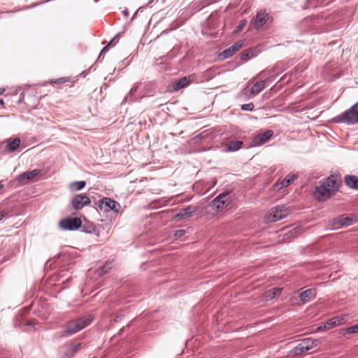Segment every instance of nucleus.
Segmentation results:
<instances>
[{
    "mask_svg": "<svg viewBox=\"0 0 358 358\" xmlns=\"http://www.w3.org/2000/svg\"><path fill=\"white\" fill-rule=\"evenodd\" d=\"M339 186L337 176L331 174L314 187L313 196L319 202H324L339 190Z\"/></svg>",
    "mask_w": 358,
    "mask_h": 358,
    "instance_id": "nucleus-1",
    "label": "nucleus"
},
{
    "mask_svg": "<svg viewBox=\"0 0 358 358\" xmlns=\"http://www.w3.org/2000/svg\"><path fill=\"white\" fill-rule=\"evenodd\" d=\"M331 123L355 125L358 123V102L329 120Z\"/></svg>",
    "mask_w": 358,
    "mask_h": 358,
    "instance_id": "nucleus-2",
    "label": "nucleus"
},
{
    "mask_svg": "<svg viewBox=\"0 0 358 358\" xmlns=\"http://www.w3.org/2000/svg\"><path fill=\"white\" fill-rule=\"evenodd\" d=\"M92 207L97 211H102L103 213L112 211L115 213H120L121 209L120 203L108 196H102L97 201H94Z\"/></svg>",
    "mask_w": 358,
    "mask_h": 358,
    "instance_id": "nucleus-3",
    "label": "nucleus"
},
{
    "mask_svg": "<svg viewBox=\"0 0 358 358\" xmlns=\"http://www.w3.org/2000/svg\"><path fill=\"white\" fill-rule=\"evenodd\" d=\"M232 199L231 192L226 190L217 194L210 203L212 207L217 213L222 212L223 210L231 208Z\"/></svg>",
    "mask_w": 358,
    "mask_h": 358,
    "instance_id": "nucleus-4",
    "label": "nucleus"
},
{
    "mask_svg": "<svg viewBox=\"0 0 358 358\" xmlns=\"http://www.w3.org/2000/svg\"><path fill=\"white\" fill-rule=\"evenodd\" d=\"M82 227V220L78 217L67 216L61 219L58 223V227L61 231H74Z\"/></svg>",
    "mask_w": 358,
    "mask_h": 358,
    "instance_id": "nucleus-5",
    "label": "nucleus"
},
{
    "mask_svg": "<svg viewBox=\"0 0 358 358\" xmlns=\"http://www.w3.org/2000/svg\"><path fill=\"white\" fill-rule=\"evenodd\" d=\"M92 200L86 193L75 194L70 201V206L75 210H82L85 206H91Z\"/></svg>",
    "mask_w": 358,
    "mask_h": 358,
    "instance_id": "nucleus-6",
    "label": "nucleus"
},
{
    "mask_svg": "<svg viewBox=\"0 0 358 358\" xmlns=\"http://www.w3.org/2000/svg\"><path fill=\"white\" fill-rule=\"evenodd\" d=\"M199 208L197 206L189 205L178 210L174 215L173 220L176 222L186 220L197 214Z\"/></svg>",
    "mask_w": 358,
    "mask_h": 358,
    "instance_id": "nucleus-7",
    "label": "nucleus"
},
{
    "mask_svg": "<svg viewBox=\"0 0 358 358\" xmlns=\"http://www.w3.org/2000/svg\"><path fill=\"white\" fill-rule=\"evenodd\" d=\"M289 214V211L285 206L278 205L271 208L269 220L275 222L285 218Z\"/></svg>",
    "mask_w": 358,
    "mask_h": 358,
    "instance_id": "nucleus-8",
    "label": "nucleus"
},
{
    "mask_svg": "<svg viewBox=\"0 0 358 358\" xmlns=\"http://www.w3.org/2000/svg\"><path fill=\"white\" fill-rule=\"evenodd\" d=\"M357 222L355 216L352 214L345 216L344 215H339L332 220V226L334 229H338L343 227L352 225Z\"/></svg>",
    "mask_w": 358,
    "mask_h": 358,
    "instance_id": "nucleus-9",
    "label": "nucleus"
},
{
    "mask_svg": "<svg viewBox=\"0 0 358 358\" xmlns=\"http://www.w3.org/2000/svg\"><path fill=\"white\" fill-rule=\"evenodd\" d=\"M345 316L341 315L331 317L326 322H322L317 328L316 332H321L324 330L332 329L344 322Z\"/></svg>",
    "mask_w": 358,
    "mask_h": 358,
    "instance_id": "nucleus-10",
    "label": "nucleus"
},
{
    "mask_svg": "<svg viewBox=\"0 0 358 358\" xmlns=\"http://www.w3.org/2000/svg\"><path fill=\"white\" fill-rule=\"evenodd\" d=\"M42 171L39 169H34L31 171H27L21 173L16 177V182L18 185H24L35 177L39 176Z\"/></svg>",
    "mask_w": 358,
    "mask_h": 358,
    "instance_id": "nucleus-11",
    "label": "nucleus"
},
{
    "mask_svg": "<svg viewBox=\"0 0 358 358\" xmlns=\"http://www.w3.org/2000/svg\"><path fill=\"white\" fill-rule=\"evenodd\" d=\"M195 78L196 76L194 74H190L178 79L172 84V88L169 89L170 92H178L182 89L187 87L192 82L194 81Z\"/></svg>",
    "mask_w": 358,
    "mask_h": 358,
    "instance_id": "nucleus-12",
    "label": "nucleus"
},
{
    "mask_svg": "<svg viewBox=\"0 0 358 358\" xmlns=\"http://www.w3.org/2000/svg\"><path fill=\"white\" fill-rule=\"evenodd\" d=\"M243 44L244 41L242 40L236 41L232 45L224 49L222 52L219 53V59L224 60L230 58L243 46Z\"/></svg>",
    "mask_w": 358,
    "mask_h": 358,
    "instance_id": "nucleus-13",
    "label": "nucleus"
},
{
    "mask_svg": "<svg viewBox=\"0 0 358 358\" xmlns=\"http://www.w3.org/2000/svg\"><path fill=\"white\" fill-rule=\"evenodd\" d=\"M273 134L274 131L273 130L268 129L264 132L255 136L251 142L252 146L258 147L266 143L272 138Z\"/></svg>",
    "mask_w": 358,
    "mask_h": 358,
    "instance_id": "nucleus-14",
    "label": "nucleus"
},
{
    "mask_svg": "<svg viewBox=\"0 0 358 358\" xmlns=\"http://www.w3.org/2000/svg\"><path fill=\"white\" fill-rule=\"evenodd\" d=\"M81 328L76 320L69 321L63 331L59 332V336L66 338L81 331Z\"/></svg>",
    "mask_w": 358,
    "mask_h": 358,
    "instance_id": "nucleus-15",
    "label": "nucleus"
},
{
    "mask_svg": "<svg viewBox=\"0 0 358 358\" xmlns=\"http://www.w3.org/2000/svg\"><path fill=\"white\" fill-rule=\"evenodd\" d=\"M36 324L35 320H28L22 315H16L14 318L13 325L16 328L25 330L26 327H33Z\"/></svg>",
    "mask_w": 358,
    "mask_h": 358,
    "instance_id": "nucleus-16",
    "label": "nucleus"
},
{
    "mask_svg": "<svg viewBox=\"0 0 358 358\" xmlns=\"http://www.w3.org/2000/svg\"><path fill=\"white\" fill-rule=\"evenodd\" d=\"M5 144L4 152L6 154L13 153L21 145V140L20 138H8L1 142Z\"/></svg>",
    "mask_w": 358,
    "mask_h": 358,
    "instance_id": "nucleus-17",
    "label": "nucleus"
},
{
    "mask_svg": "<svg viewBox=\"0 0 358 358\" xmlns=\"http://www.w3.org/2000/svg\"><path fill=\"white\" fill-rule=\"evenodd\" d=\"M299 175L297 173H290L287 174L282 180H277L273 186L278 189H281L284 187H289L291 185L296 179H298Z\"/></svg>",
    "mask_w": 358,
    "mask_h": 358,
    "instance_id": "nucleus-18",
    "label": "nucleus"
},
{
    "mask_svg": "<svg viewBox=\"0 0 358 358\" xmlns=\"http://www.w3.org/2000/svg\"><path fill=\"white\" fill-rule=\"evenodd\" d=\"M277 70V66H274L273 68L271 69L269 71L267 70H263L261 71L257 76H265L267 74L268 75L266 78L262 80L265 82V85L268 83H273L278 76V73H275Z\"/></svg>",
    "mask_w": 358,
    "mask_h": 358,
    "instance_id": "nucleus-19",
    "label": "nucleus"
},
{
    "mask_svg": "<svg viewBox=\"0 0 358 358\" xmlns=\"http://www.w3.org/2000/svg\"><path fill=\"white\" fill-rule=\"evenodd\" d=\"M257 48H250L245 49L242 52L238 54V57H239L241 60V64L242 63L247 62L252 58L257 57Z\"/></svg>",
    "mask_w": 358,
    "mask_h": 358,
    "instance_id": "nucleus-20",
    "label": "nucleus"
},
{
    "mask_svg": "<svg viewBox=\"0 0 358 358\" xmlns=\"http://www.w3.org/2000/svg\"><path fill=\"white\" fill-rule=\"evenodd\" d=\"M81 232H83L87 234H95L97 236L99 235V230L94 224L90 221H85L84 224L82 223V227H80Z\"/></svg>",
    "mask_w": 358,
    "mask_h": 358,
    "instance_id": "nucleus-21",
    "label": "nucleus"
},
{
    "mask_svg": "<svg viewBox=\"0 0 358 358\" xmlns=\"http://www.w3.org/2000/svg\"><path fill=\"white\" fill-rule=\"evenodd\" d=\"M320 19L315 17H307L304 18L303 21V24L305 26H307L308 28L309 31L313 33H315L317 29V25L319 24Z\"/></svg>",
    "mask_w": 358,
    "mask_h": 358,
    "instance_id": "nucleus-22",
    "label": "nucleus"
},
{
    "mask_svg": "<svg viewBox=\"0 0 358 358\" xmlns=\"http://www.w3.org/2000/svg\"><path fill=\"white\" fill-rule=\"evenodd\" d=\"M316 297V289L314 288L307 289L299 294V299L302 303H307Z\"/></svg>",
    "mask_w": 358,
    "mask_h": 358,
    "instance_id": "nucleus-23",
    "label": "nucleus"
},
{
    "mask_svg": "<svg viewBox=\"0 0 358 358\" xmlns=\"http://www.w3.org/2000/svg\"><path fill=\"white\" fill-rule=\"evenodd\" d=\"M343 181L346 186L350 189L358 190V176L355 175H346L344 176Z\"/></svg>",
    "mask_w": 358,
    "mask_h": 358,
    "instance_id": "nucleus-24",
    "label": "nucleus"
},
{
    "mask_svg": "<svg viewBox=\"0 0 358 358\" xmlns=\"http://www.w3.org/2000/svg\"><path fill=\"white\" fill-rule=\"evenodd\" d=\"M81 343L79 342H70L68 344L66 351L65 352V355L68 358H71L74 356L76 353H77L79 350L81 348Z\"/></svg>",
    "mask_w": 358,
    "mask_h": 358,
    "instance_id": "nucleus-25",
    "label": "nucleus"
},
{
    "mask_svg": "<svg viewBox=\"0 0 358 358\" xmlns=\"http://www.w3.org/2000/svg\"><path fill=\"white\" fill-rule=\"evenodd\" d=\"M334 0H306L304 5L302 6L303 9H309L310 8H316L320 5H327Z\"/></svg>",
    "mask_w": 358,
    "mask_h": 358,
    "instance_id": "nucleus-26",
    "label": "nucleus"
},
{
    "mask_svg": "<svg viewBox=\"0 0 358 358\" xmlns=\"http://www.w3.org/2000/svg\"><path fill=\"white\" fill-rule=\"evenodd\" d=\"M265 82L259 80L256 82L250 90L249 98H252L260 93L265 87Z\"/></svg>",
    "mask_w": 358,
    "mask_h": 358,
    "instance_id": "nucleus-27",
    "label": "nucleus"
},
{
    "mask_svg": "<svg viewBox=\"0 0 358 358\" xmlns=\"http://www.w3.org/2000/svg\"><path fill=\"white\" fill-rule=\"evenodd\" d=\"M268 15L266 13V11H259L257 12L255 20V24L257 28H259L263 27L266 22H267V18Z\"/></svg>",
    "mask_w": 358,
    "mask_h": 358,
    "instance_id": "nucleus-28",
    "label": "nucleus"
},
{
    "mask_svg": "<svg viewBox=\"0 0 358 358\" xmlns=\"http://www.w3.org/2000/svg\"><path fill=\"white\" fill-rule=\"evenodd\" d=\"M243 143L241 141H229L225 147V150L229 152H236L242 148Z\"/></svg>",
    "mask_w": 358,
    "mask_h": 358,
    "instance_id": "nucleus-29",
    "label": "nucleus"
},
{
    "mask_svg": "<svg viewBox=\"0 0 358 358\" xmlns=\"http://www.w3.org/2000/svg\"><path fill=\"white\" fill-rule=\"evenodd\" d=\"M85 180L73 181L69 183V189L71 192H76L83 190L86 187Z\"/></svg>",
    "mask_w": 358,
    "mask_h": 358,
    "instance_id": "nucleus-30",
    "label": "nucleus"
},
{
    "mask_svg": "<svg viewBox=\"0 0 358 358\" xmlns=\"http://www.w3.org/2000/svg\"><path fill=\"white\" fill-rule=\"evenodd\" d=\"M93 320L94 317L92 315H85L76 319L82 330L89 326Z\"/></svg>",
    "mask_w": 358,
    "mask_h": 358,
    "instance_id": "nucleus-31",
    "label": "nucleus"
},
{
    "mask_svg": "<svg viewBox=\"0 0 358 358\" xmlns=\"http://www.w3.org/2000/svg\"><path fill=\"white\" fill-rule=\"evenodd\" d=\"M93 320L94 317L92 315H85L76 319L82 330L89 326Z\"/></svg>",
    "mask_w": 358,
    "mask_h": 358,
    "instance_id": "nucleus-32",
    "label": "nucleus"
},
{
    "mask_svg": "<svg viewBox=\"0 0 358 358\" xmlns=\"http://www.w3.org/2000/svg\"><path fill=\"white\" fill-rule=\"evenodd\" d=\"M125 312L122 310H117L115 313H110L108 317L110 318V322L115 323L121 322L125 317Z\"/></svg>",
    "mask_w": 358,
    "mask_h": 358,
    "instance_id": "nucleus-33",
    "label": "nucleus"
},
{
    "mask_svg": "<svg viewBox=\"0 0 358 358\" xmlns=\"http://www.w3.org/2000/svg\"><path fill=\"white\" fill-rule=\"evenodd\" d=\"M308 351V349L305 348L301 343L297 344L293 349H292L289 352V355L290 357L293 356H299L304 354L306 352Z\"/></svg>",
    "mask_w": 358,
    "mask_h": 358,
    "instance_id": "nucleus-34",
    "label": "nucleus"
},
{
    "mask_svg": "<svg viewBox=\"0 0 358 358\" xmlns=\"http://www.w3.org/2000/svg\"><path fill=\"white\" fill-rule=\"evenodd\" d=\"M358 334V324L352 325L350 327L341 329L340 330V334L343 336H345L349 334Z\"/></svg>",
    "mask_w": 358,
    "mask_h": 358,
    "instance_id": "nucleus-35",
    "label": "nucleus"
},
{
    "mask_svg": "<svg viewBox=\"0 0 358 358\" xmlns=\"http://www.w3.org/2000/svg\"><path fill=\"white\" fill-rule=\"evenodd\" d=\"M248 24V20L246 19H242L241 20L237 26L236 27V29L234 30L235 32L236 33H238V32H241L243 30V29L245 28V27Z\"/></svg>",
    "mask_w": 358,
    "mask_h": 358,
    "instance_id": "nucleus-36",
    "label": "nucleus"
},
{
    "mask_svg": "<svg viewBox=\"0 0 358 358\" xmlns=\"http://www.w3.org/2000/svg\"><path fill=\"white\" fill-rule=\"evenodd\" d=\"M254 109L255 105L252 102L241 105V110L243 111H253Z\"/></svg>",
    "mask_w": 358,
    "mask_h": 358,
    "instance_id": "nucleus-37",
    "label": "nucleus"
},
{
    "mask_svg": "<svg viewBox=\"0 0 358 358\" xmlns=\"http://www.w3.org/2000/svg\"><path fill=\"white\" fill-rule=\"evenodd\" d=\"M186 233H187V231L184 229H176L174 231L173 237L175 239H180Z\"/></svg>",
    "mask_w": 358,
    "mask_h": 358,
    "instance_id": "nucleus-38",
    "label": "nucleus"
},
{
    "mask_svg": "<svg viewBox=\"0 0 358 358\" xmlns=\"http://www.w3.org/2000/svg\"><path fill=\"white\" fill-rule=\"evenodd\" d=\"M282 291V288L278 287H275L269 289V294L273 295V296H275V298L281 294Z\"/></svg>",
    "mask_w": 358,
    "mask_h": 358,
    "instance_id": "nucleus-39",
    "label": "nucleus"
},
{
    "mask_svg": "<svg viewBox=\"0 0 358 358\" xmlns=\"http://www.w3.org/2000/svg\"><path fill=\"white\" fill-rule=\"evenodd\" d=\"M313 343L312 338H303L301 344H302L306 349H308V351L311 350V344Z\"/></svg>",
    "mask_w": 358,
    "mask_h": 358,
    "instance_id": "nucleus-40",
    "label": "nucleus"
},
{
    "mask_svg": "<svg viewBox=\"0 0 358 358\" xmlns=\"http://www.w3.org/2000/svg\"><path fill=\"white\" fill-rule=\"evenodd\" d=\"M124 32H119L117 33L113 38H112L108 43L106 45H109V48H110L111 45H115L116 43L118 42L120 36L123 34Z\"/></svg>",
    "mask_w": 358,
    "mask_h": 358,
    "instance_id": "nucleus-41",
    "label": "nucleus"
},
{
    "mask_svg": "<svg viewBox=\"0 0 358 358\" xmlns=\"http://www.w3.org/2000/svg\"><path fill=\"white\" fill-rule=\"evenodd\" d=\"M206 137L201 134H199L194 137L191 138V142L193 144H198L203 139H204Z\"/></svg>",
    "mask_w": 358,
    "mask_h": 358,
    "instance_id": "nucleus-42",
    "label": "nucleus"
},
{
    "mask_svg": "<svg viewBox=\"0 0 358 358\" xmlns=\"http://www.w3.org/2000/svg\"><path fill=\"white\" fill-rule=\"evenodd\" d=\"M69 80V77H62L57 79H52L50 80V83L54 84H63L68 82Z\"/></svg>",
    "mask_w": 358,
    "mask_h": 358,
    "instance_id": "nucleus-43",
    "label": "nucleus"
},
{
    "mask_svg": "<svg viewBox=\"0 0 358 358\" xmlns=\"http://www.w3.org/2000/svg\"><path fill=\"white\" fill-rule=\"evenodd\" d=\"M137 319L135 318L134 320H133L132 321H131L129 323H128L126 326L124 327H122L120 330L119 331L117 332V335H122L123 334V332L125 331V329L129 328L131 327V325L134 323H135L136 322H137Z\"/></svg>",
    "mask_w": 358,
    "mask_h": 358,
    "instance_id": "nucleus-44",
    "label": "nucleus"
},
{
    "mask_svg": "<svg viewBox=\"0 0 358 358\" xmlns=\"http://www.w3.org/2000/svg\"><path fill=\"white\" fill-rule=\"evenodd\" d=\"M175 55L172 53L171 51L169 52L164 56L160 57V59H164L166 60H171L174 58Z\"/></svg>",
    "mask_w": 358,
    "mask_h": 358,
    "instance_id": "nucleus-45",
    "label": "nucleus"
},
{
    "mask_svg": "<svg viewBox=\"0 0 358 358\" xmlns=\"http://www.w3.org/2000/svg\"><path fill=\"white\" fill-rule=\"evenodd\" d=\"M6 217H8V213L4 210H0V221Z\"/></svg>",
    "mask_w": 358,
    "mask_h": 358,
    "instance_id": "nucleus-46",
    "label": "nucleus"
},
{
    "mask_svg": "<svg viewBox=\"0 0 358 358\" xmlns=\"http://www.w3.org/2000/svg\"><path fill=\"white\" fill-rule=\"evenodd\" d=\"M110 50L109 45H105L101 50V55H103Z\"/></svg>",
    "mask_w": 358,
    "mask_h": 358,
    "instance_id": "nucleus-47",
    "label": "nucleus"
},
{
    "mask_svg": "<svg viewBox=\"0 0 358 358\" xmlns=\"http://www.w3.org/2000/svg\"><path fill=\"white\" fill-rule=\"evenodd\" d=\"M173 30V29H166L165 30L162 31V33L158 35L155 38V40H157V38H159L160 36H163V35H165L166 34H168L170 31Z\"/></svg>",
    "mask_w": 358,
    "mask_h": 358,
    "instance_id": "nucleus-48",
    "label": "nucleus"
},
{
    "mask_svg": "<svg viewBox=\"0 0 358 358\" xmlns=\"http://www.w3.org/2000/svg\"><path fill=\"white\" fill-rule=\"evenodd\" d=\"M265 297H266V300H272V299H275V296H273V295L269 294V290H268L265 293Z\"/></svg>",
    "mask_w": 358,
    "mask_h": 358,
    "instance_id": "nucleus-49",
    "label": "nucleus"
},
{
    "mask_svg": "<svg viewBox=\"0 0 358 358\" xmlns=\"http://www.w3.org/2000/svg\"><path fill=\"white\" fill-rule=\"evenodd\" d=\"M312 341H313V343L311 344V349H313V348L316 347L318 343H319V341L317 339H313L312 338Z\"/></svg>",
    "mask_w": 358,
    "mask_h": 358,
    "instance_id": "nucleus-50",
    "label": "nucleus"
},
{
    "mask_svg": "<svg viewBox=\"0 0 358 358\" xmlns=\"http://www.w3.org/2000/svg\"><path fill=\"white\" fill-rule=\"evenodd\" d=\"M122 13L124 16L126 17H128L129 15V11L127 8H125L123 11H122Z\"/></svg>",
    "mask_w": 358,
    "mask_h": 358,
    "instance_id": "nucleus-51",
    "label": "nucleus"
},
{
    "mask_svg": "<svg viewBox=\"0 0 358 358\" xmlns=\"http://www.w3.org/2000/svg\"><path fill=\"white\" fill-rule=\"evenodd\" d=\"M89 71H90V70H89V71H83L80 74V76H82V77H83V78H85V77H86V76L89 73Z\"/></svg>",
    "mask_w": 358,
    "mask_h": 358,
    "instance_id": "nucleus-52",
    "label": "nucleus"
},
{
    "mask_svg": "<svg viewBox=\"0 0 358 358\" xmlns=\"http://www.w3.org/2000/svg\"><path fill=\"white\" fill-rule=\"evenodd\" d=\"M136 87H131V90H130V91H129V94H132L135 93V92H136Z\"/></svg>",
    "mask_w": 358,
    "mask_h": 358,
    "instance_id": "nucleus-53",
    "label": "nucleus"
},
{
    "mask_svg": "<svg viewBox=\"0 0 358 358\" xmlns=\"http://www.w3.org/2000/svg\"><path fill=\"white\" fill-rule=\"evenodd\" d=\"M102 57H103V55H101V52H100L99 55V57H98V58H97V59L96 61V62H99L101 61Z\"/></svg>",
    "mask_w": 358,
    "mask_h": 358,
    "instance_id": "nucleus-54",
    "label": "nucleus"
},
{
    "mask_svg": "<svg viewBox=\"0 0 358 358\" xmlns=\"http://www.w3.org/2000/svg\"><path fill=\"white\" fill-rule=\"evenodd\" d=\"M102 57H103V55H101V52H100L99 55V57H98V58H97V59L96 61V62H99L101 61Z\"/></svg>",
    "mask_w": 358,
    "mask_h": 358,
    "instance_id": "nucleus-55",
    "label": "nucleus"
},
{
    "mask_svg": "<svg viewBox=\"0 0 358 358\" xmlns=\"http://www.w3.org/2000/svg\"><path fill=\"white\" fill-rule=\"evenodd\" d=\"M101 271L103 273H107L108 272V268L106 266H103L101 268Z\"/></svg>",
    "mask_w": 358,
    "mask_h": 358,
    "instance_id": "nucleus-56",
    "label": "nucleus"
},
{
    "mask_svg": "<svg viewBox=\"0 0 358 358\" xmlns=\"http://www.w3.org/2000/svg\"><path fill=\"white\" fill-rule=\"evenodd\" d=\"M4 101L3 99H0V106H2L4 105Z\"/></svg>",
    "mask_w": 358,
    "mask_h": 358,
    "instance_id": "nucleus-57",
    "label": "nucleus"
},
{
    "mask_svg": "<svg viewBox=\"0 0 358 358\" xmlns=\"http://www.w3.org/2000/svg\"><path fill=\"white\" fill-rule=\"evenodd\" d=\"M137 13H138V10H136V11L134 13V14L133 15V16H132V17H131V20H134V19L136 17Z\"/></svg>",
    "mask_w": 358,
    "mask_h": 358,
    "instance_id": "nucleus-58",
    "label": "nucleus"
},
{
    "mask_svg": "<svg viewBox=\"0 0 358 358\" xmlns=\"http://www.w3.org/2000/svg\"><path fill=\"white\" fill-rule=\"evenodd\" d=\"M71 280V279L69 278H66V280H64L63 281V283H69V282Z\"/></svg>",
    "mask_w": 358,
    "mask_h": 358,
    "instance_id": "nucleus-59",
    "label": "nucleus"
},
{
    "mask_svg": "<svg viewBox=\"0 0 358 358\" xmlns=\"http://www.w3.org/2000/svg\"><path fill=\"white\" fill-rule=\"evenodd\" d=\"M5 92L4 88H0V95H1Z\"/></svg>",
    "mask_w": 358,
    "mask_h": 358,
    "instance_id": "nucleus-60",
    "label": "nucleus"
},
{
    "mask_svg": "<svg viewBox=\"0 0 358 358\" xmlns=\"http://www.w3.org/2000/svg\"><path fill=\"white\" fill-rule=\"evenodd\" d=\"M3 187V185L0 182V190Z\"/></svg>",
    "mask_w": 358,
    "mask_h": 358,
    "instance_id": "nucleus-61",
    "label": "nucleus"
},
{
    "mask_svg": "<svg viewBox=\"0 0 358 358\" xmlns=\"http://www.w3.org/2000/svg\"><path fill=\"white\" fill-rule=\"evenodd\" d=\"M94 66H95V64H93L92 66H91V67L90 68V70H91L92 69H93V68L94 67Z\"/></svg>",
    "mask_w": 358,
    "mask_h": 358,
    "instance_id": "nucleus-62",
    "label": "nucleus"
},
{
    "mask_svg": "<svg viewBox=\"0 0 358 358\" xmlns=\"http://www.w3.org/2000/svg\"><path fill=\"white\" fill-rule=\"evenodd\" d=\"M103 88H107V85L106 83L103 84Z\"/></svg>",
    "mask_w": 358,
    "mask_h": 358,
    "instance_id": "nucleus-63",
    "label": "nucleus"
},
{
    "mask_svg": "<svg viewBox=\"0 0 358 358\" xmlns=\"http://www.w3.org/2000/svg\"><path fill=\"white\" fill-rule=\"evenodd\" d=\"M63 255V252L59 253V256H62Z\"/></svg>",
    "mask_w": 358,
    "mask_h": 358,
    "instance_id": "nucleus-64",
    "label": "nucleus"
}]
</instances>
